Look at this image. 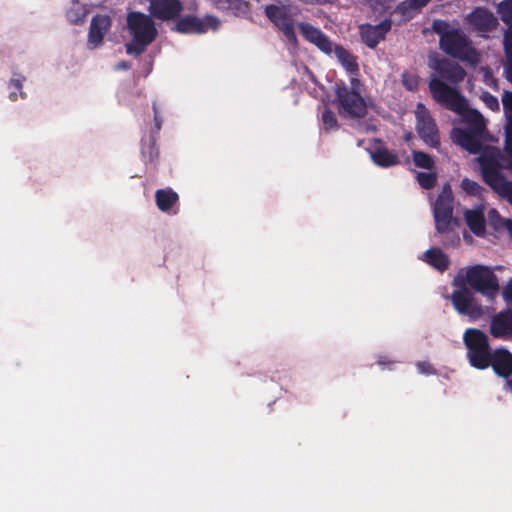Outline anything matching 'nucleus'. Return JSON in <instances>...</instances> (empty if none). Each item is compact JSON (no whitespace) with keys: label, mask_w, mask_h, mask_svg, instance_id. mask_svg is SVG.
Here are the masks:
<instances>
[{"label":"nucleus","mask_w":512,"mask_h":512,"mask_svg":"<svg viewBox=\"0 0 512 512\" xmlns=\"http://www.w3.org/2000/svg\"><path fill=\"white\" fill-rule=\"evenodd\" d=\"M429 88L438 103L459 114L462 121L471 128L469 131L455 128L451 134L452 140L470 153L478 152L485 135L484 117L477 110L469 108L466 99L457 89L448 86L440 79L432 77Z\"/></svg>","instance_id":"nucleus-1"},{"label":"nucleus","mask_w":512,"mask_h":512,"mask_svg":"<svg viewBox=\"0 0 512 512\" xmlns=\"http://www.w3.org/2000/svg\"><path fill=\"white\" fill-rule=\"evenodd\" d=\"M126 29L131 40L125 44V52L135 57L143 54L157 38L158 31L153 18L140 11H130L126 16Z\"/></svg>","instance_id":"nucleus-2"},{"label":"nucleus","mask_w":512,"mask_h":512,"mask_svg":"<svg viewBox=\"0 0 512 512\" xmlns=\"http://www.w3.org/2000/svg\"><path fill=\"white\" fill-rule=\"evenodd\" d=\"M498 156V151L490 148L477 158L482 179L500 198L512 205V181L506 180L500 173Z\"/></svg>","instance_id":"nucleus-3"},{"label":"nucleus","mask_w":512,"mask_h":512,"mask_svg":"<svg viewBox=\"0 0 512 512\" xmlns=\"http://www.w3.org/2000/svg\"><path fill=\"white\" fill-rule=\"evenodd\" d=\"M363 85L359 79L352 77L349 84L336 85L335 103L343 117H362L366 113V102L362 96Z\"/></svg>","instance_id":"nucleus-4"},{"label":"nucleus","mask_w":512,"mask_h":512,"mask_svg":"<svg viewBox=\"0 0 512 512\" xmlns=\"http://www.w3.org/2000/svg\"><path fill=\"white\" fill-rule=\"evenodd\" d=\"M433 29L440 36V46L446 53L472 64L478 61V54L457 29L441 20L434 21Z\"/></svg>","instance_id":"nucleus-5"},{"label":"nucleus","mask_w":512,"mask_h":512,"mask_svg":"<svg viewBox=\"0 0 512 512\" xmlns=\"http://www.w3.org/2000/svg\"><path fill=\"white\" fill-rule=\"evenodd\" d=\"M463 282L489 300L495 299L500 292L497 276L493 271L482 265H474L459 271Z\"/></svg>","instance_id":"nucleus-6"},{"label":"nucleus","mask_w":512,"mask_h":512,"mask_svg":"<svg viewBox=\"0 0 512 512\" xmlns=\"http://www.w3.org/2000/svg\"><path fill=\"white\" fill-rule=\"evenodd\" d=\"M454 291L450 299L454 309L475 320L484 314L483 307L478 304L472 290L463 282L462 276H456L452 282Z\"/></svg>","instance_id":"nucleus-7"},{"label":"nucleus","mask_w":512,"mask_h":512,"mask_svg":"<svg viewBox=\"0 0 512 512\" xmlns=\"http://www.w3.org/2000/svg\"><path fill=\"white\" fill-rule=\"evenodd\" d=\"M464 341L471 365L478 369L487 368L490 365L491 354L486 334L478 329H468L464 333Z\"/></svg>","instance_id":"nucleus-8"},{"label":"nucleus","mask_w":512,"mask_h":512,"mask_svg":"<svg viewBox=\"0 0 512 512\" xmlns=\"http://www.w3.org/2000/svg\"><path fill=\"white\" fill-rule=\"evenodd\" d=\"M453 193L449 185H445L433 204V214L435 227L439 233H446L458 225V221L453 218L452 207Z\"/></svg>","instance_id":"nucleus-9"},{"label":"nucleus","mask_w":512,"mask_h":512,"mask_svg":"<svg viewBox=\"0 0 512 512\" xmlns=\"http://www.w3.org/2000/svg\"><path fill=\"white\" fill-rule=\"evenodd\" d=\"M220 25L219 18L211 14L203 18L195 15H180L172 30L181 34H205L209 30L217 31Z\"/></svg>","instance_id":"nucleus-10"},{"label":"nucleus","mask_w":512,"mask_h":512,"mask_svg":"<svg viewBox=\"0 0 512 512\" xmlns=\"http://www.w3.org/2000/svg\"><path fill=\"white\" fill-rule=\"evenodd\" d=\"M265 12L267 17L283 32L287 41L296 47L297 38L292 20L293 11L285 6L270 5L266 7Z\"/></svg>","instance_id":"nucleus-11"},{"label":"nucleus","mask_w":512,"mask_h":512,"mask_svg":"<svg viewBox=\"0 0 512 512\" xmlns=\"http://www.w3.org/2000/svg\"><path fill=\"white\" fill-rule=\"evenodd\" d=\"M416 129L421 139L431 147L439 145V133L437 126L430 116L428 110L418 104L415 110Z\"/></svg>","instance_id":"nucleus-12"},{"label":"nucleus","mask_w":512,"mask_h":512,"mask_svg":"<svg viewBox=\"0 0 512 512\" xmlns=\"http://www.w3.org/2000/svg\"><path fill=\"white\" fill-rule=\"evenodd\" d=\"M183 11L180 0H149L150 16L161 21L176 20Z\"/></svg>","instance_id":"nucleus-13"},{"label":"nucleus","mask_w":512,"mask_h":512,"mask_svg":"<svg viewBox=\"0 0 512 512\" xmlns=\"http://www.w3.org/2000/svg\"><path fill=\"white\" fill-rule=\"evenodd\" d=\"M391 27L392 20L390 18H385L377 25L363 24L360 26L361 39L369 48H374L385 38Z\"/></svg>","instance_id":"nucleus-14"},{"label":"nucleus","mask_w":512,"mask_h":512,"mask_svg":"<svg viewBox=\"0 0 512 512\" xmlns=\"http://www.w3.org/2000/svg\"><path fill=\"white\" fill-rule=\"evenodd\" d=\"M112 25L110 16L97 14L90 23L88 33V47L95 49L102 44L105 34L109 31Z\"/></svg>","instance_id":"nucleus-15"},{"label":"nucleus","mask_w":512,"mask_h":512,"mask_svg":"<svg viewBox=\"0 0 512 512\" xmlns=\"http://www.w3.org/2000/svg\"><path fill=\"white\" fill-rule=\"evenodd\" d=\"M490 332L496 338L512 336V310L496 314L491 320Z\"/></svg>","instance_id":"nucleus-16"},{"label":"nucleus","mask_w":512,"mask_h":512,"mask_svg":"<svg viewBox=\"0 0 512 512\" xmlns=\"http://www.w3.org/2000/svg\"><path fill=\"white\" fill-rule=\"evenodd\" d=\"M299 28L303 37L316 45L320 50L325 53L333 51V44L319 29L305 23L300 24Z\"/></svg>","instance_id":"nucleus-17"},{"label":"nucleus","mask_w":512,"mask_h":512,"mask_svg":"<svg viewBox=\"0 0 512 512\" xmlns=\"http://www.w3.org/2000/svg\"><path fill=\"white\" fill-rule=\"evenodd\" d=\"M431 66L438 72L440 77L453 84H458L465 77V71L459 65L447 61L433 62Z\"/></svg>","instance_id":"nucleus-18"},{"label":"nucleus","mask_w":512,"mask_h":512,"mask_svg":"<svg viewBox=\"0 0 512 512\" xmlns=\"http://www.w3.org/2000/svg\"><path fill=\"white\" fill-rule=\"evenodd\" d=\"M496 149V147H486L481 152L480 156L488 149ZM505 157H502L501 154L498 156V161L500 163V169L505 168L512 171V116H507L506 125H505V147H504ZM500 153V152H498Z\"/></svg>","instance_id":"nucleus-19"},{"label":"nucleus","mask_w":512,"mask_h":512,"mask_svg":"<svg viewBox=\"0 0 512 512\" xmlns=\"http://www.w3.org/2000/svg\"><path fill=\"white\" fill-rule=\"evenodd\" d=\"M484 206L480 205L474 209H467L464 212L465 221L470 230L480 236L485 232Z\"/></svg>","instance_id":"nucleus-20"},{"label":"nucleus","mask_w":512,"mask_h":512,"mask_svg":"<svg viewBox=\"0 0 512 512\" xmlns=\"http://www.w3.org/2000/svg\"><path fill=\"white\" fill-rule=\"evenodd\" d=\"M490 364L494 371L504 377L512 370V354L504 349H498L490 355Z\"/></svg>","instance_id":"nucleus-21"},{"label":"nucleus","mask_w":512,"mask_h":512,"mask_svg":"<svg viewBox=\"0 0 512 512\" xmlns=\"http://www.w3.org/2000/svg\"><path fill=\"white\" fill-rule=\"evenodd\" d=\"M141 158L147 169L155 171L158 166L159 150L156 139L150 136L148 141H143L141 146Z\"/></svg>","instance_id":"nucleus-22"},{"label":"nucleus","mask_w":512,"mask_h":512,"mask_svg":"<svg viewBox=\"0 0 512 512\" xmlns=\"http://www.w3.org/2000/svg\"><path fill=\"white\" fill-rule=\"evenodd\" d=\"M470 23L479 31H488L497 24L496 18L484 9H476L469 15Z\"/></svg>","instance_id":"nucleus-23"},{"label":"nucleus","mask_w":512,"mask_h":512,"mask_svg":"<svg viewBox=\"0 0 512 512\" xmlns=\"http://www.w3.org/2000/svg\"><path fill=\"white\" fill-rule=\"evenodd\" d=\"M212 6L223 12H230L236 16L245 15L249 4L245 0H209Z\"/></svg>","instance_id":"nucleus-24"},{"label":"nucleus","mask_w":512,"mask_h":512,"mask_svg":"<svg viewBox=\"0 0 512 512\" xmlns=\"http://www.w3.org/2000/svg\"><path fill=\"white\" fill-rule=\"evenodd\" d=\"M179 200L178 194L171 188L158 189L155 192V201L158 209L168 212Z\"/></svg>","instance_id":"nucleus-25"},{"label":"nucleus","mask_w":512,"mask_h":512,"mask_svg":"<svg viewBox=\"0 0 512 512\" xmlns=\"http://www.w3.org/2000/svg\"><path fill=\"white\" fill-rule=\"evenodd\" d=\"M487 220L496 231L506 230L512 237V220L501 217L495 208L487 211Z\"/></svg>","instance_id":"nucleus-26"},{"label":"nucleus","mask_w":512,"mask_h":512,"mask_svg":"<svg viewBox=\"0 0 512 512\" xmlns=\"http://www.w3.org/2000/svg\"><path fill=\"white\" fill-rule=\"evenodd\" d=\"M425 260L440 271L445 270L449 263L447 256L438 248L428 250L425 253Z\"/></svg>","instance_id":"nucleus-27"},{"label":"nucleus","mask_w":512,"mask_h":512,"mask_svg":"<svg viewBox=\"0 0 512 512\" xmlns=\"http://www.w3.org/2000/svg\"><path fill=\"white\" fill-rule=\"evenodd\" d=\"M334 53L341 63V65L345 68V70L349 73H355L358 71V64L356 63L355 58L344 50L342 47L333 46Z\"/></svg>","instance_id":"nucleus-28"},{"label":"nucleus","mask_w":512,"mask_h":512,"mask_svg":"<svg viewBox=\"0 0 512 512\" xmlns=\"http://www.w3.org/2000/svg\"><path fill=\"white\" fill-rule=\"evenodd\" d=\"M373 162L381 167H390L398 163L397 157L385 148H379L371 153Z\"/></svg>","instance_id":"nucleus-29"},{"label":"nucleus","mask_w":512,"mask_h":512,"mask_svg":"<svg viewBox=\"0 0 512 512\" xmlns=\"http://www.w3.org/2000/svg\"><path fill=\"white\" fill-rule=\"evenodd\" d=\"M504 48L507 58V65L505 69L506 78L512 83V26L507 30L504 37Z\"/></svg>","instance_id":"nucleus-30"},{"label":"nucleus","mask_w":512,"mask_h":512,"mask_svg":"<svg viewBox=\"0 0 512 512\" xmlns=\"http://www.w3.org/2000/svg\"><path fill=\"white\" fill-rule=\"evenodd\" d=\"M460 188L467 195L481 197L484 192V188L476 181L469 178H463L460 183Z\"/></svg>","instance_id":"nucleus-31"},{"label":"nucleus","mask_w":512,"mask_h":512,"mask_svg":"<svg viewBox=\"0 0 512 512\" xmlns=\"http://www.w3.org/2000/svg\"><path fill=\"white\" fill-rule=\"evenodd\" d=\"M369 5L374 14L381 15L392 7V0H369Z\"/></svg>","instance_id":"nucleus-32"},{"label":"nucleus","mask_w":512,"mask_h":512,"mask_svg":"<svg viewBox=\"0 0 512 512\" xmlns=\"http://www.w3.org/2000/svg\"><path fill=\"white\" fill-rule=\"evenodd\" d=\"M498 13L502 20L512 25V0H504L498 5Z\"/></svg>","instance_id":"nucleus-33"},{"label":"nucleus","mask_w":512,"mask_h":512,"mask_svg":"<svg viewBox=\"0 0 512 512\" xmlns=\"http://www.w3.org/2000/svg\"><path fill=\"white\" fill-rule=\"evenodd\" d=\"M413 160L418 167L426 169L432 168L434 164L433 159L428 154L423 152H413Z\"/></svg>","instance_id":"nucleus-34"},{"label":"nucleus","mask_w":512,"mask_h":512,"mask_svg":"<svg viewBox=\"0 0 512 512\" xmlns=\"http://www.w3.org/2000/svg\"><path fill=\"white\" fill-rule=\"evenodd\" d=\"M403 85L410 91L416 90L419 84L418 76L412 73H404L402 75Z\"/></svg>","instance_id":"nucleus-35"},{"label":"nucleus","mask_w":512,"mask_h":512,"mask_svg":"<svg viewBox=\"0 0 512 512\" xmlns=\"http://www.w3.org/2000/svg\"><path fill=\"white\" fill-rule=\"evenodd\" d=\"M417 180L423 188L428 189L434 185L436 176L433 173H418Z\"/></svg>","instance_id":"nucleus-36"},{"label":"nucleus","mask_w":512,"mask_h":512,"mask_svg":"<svg viewBox=\"0 0 512 512\" xmlns=\"http://www.w3.org/2000/svg\"><path fill=\"white\" fill-rule=\"evenodd\" d=\"M430 0H406L402 3L400 9L403 11L406 10H418L421 7L425 6Z\"/></svg>","instance_id":"nucleus-37"},{"label":"nucleus","mask_w":512,"mask_h":512,"mask_svg":"<svg viewBox=\"0 0 512 512\" xmlns=\"http://www.w3.org/2000/svg\"><path fill=\"white\" fill-rule=\"evenodd\" d=\"M481 100L485 103V105L493 111L499 110V102L496 97L489 94L488 92H484L481 95Z\"/></svg>","instance_id":"nucleus-38"},{"label":"nucleus","mask_w":512,"mask_h":512,"mask_svg":"<svg viewBox=\"0 0 512 512\" xmlns=\"http://www.w3.org/2000/svg\"><path fill=\"white\" fill-rule=\"evenodd\" d=\"M322 121L326 130L333 129L336 126V117L330 111H325L322 114Z\"/></svg>","instance_id":"nucleus-39"},{"label":"nucleus","mask_w":512,"mask_h":512,"mask_svg":"<svg viewBox=\"0 0 512 512\" xmlns=\"http://www.w3.org/2000/svg\"><path fill=\"white\" fill-rule=\"evenodd\" d=\"M502 104L507 116H512V92L505 91L502 95Z\"/></svg>","instance_id":"nucleus-40"},{"label":"nucleus","mask_w":512,"mask_h":512,"mask_svg":"<svg viewBox=\"0 0 512 512\" xmlns=\"http://www.w3.org/2000/svg\"><path fill=\"white\" fill-rule=\"evenodd\" d=\"M67 18L68 20L73 23V24H79V23H82L83 20H84V14H82L81 16L77 13V12H74L73 10H70L67 12Z\"/></svg>","instance_id":"nucleus-41"},{"label":"nucleus","mask_w":512,"mask_h":512,"mask_svg":"<svg viewBox=\"0 0 512 512\" xmlns=\"http://www.w3.org/2000/svg\"><path fill=\"white\" fill-rule=\"evenodd\" d=\"M503 297L508 304L512 305V279L504 287Z\"/></svg>","instance_id":"nucleus-42"},{"label":"nucleus","mask_w":512,"mask_h":512,"mask_svg":"<svg viewBox=\"0 0 512 512\" xmlns=\"http://www.w3.org/2000/svg\"><path fill=\"white\" fill-rule=\"evenodd\" d=\"M25 80L24 77H21V78H12L10 80V88H13L15 90H18V91H21L22 89V86H23V81Z\"/></svg>","instance_id":"nucleus-43"},{"label":"nucleus","mask_w":512,"mask_h":512,"mask_svg":"<svg viewBox=\"0 0 512 512\" xmlns=\"http://www.w3.org/2000/svg\"><path fill=\"white\" fill-rule=\"evenodd\" d=\"M153 111H154L155 129L158 132L161 129L162 119L157 110L156 103H153Z\"/></svg>","instance_id":"nucleus-44"},{"label":"nucleus","mask_w":512,"mask_h":512,"mask_svg":"<svg viewBox=\"0 0 512 512\" xmlns=\"http://www.w3.org/2000/svg\"><path fill=\"white\" fill-rule=\"evenodd\" d=\"M504 378L506 379L508 388L512 391V369L504 376Z\"/></svg>","instance_id":"nucleus-45"},{"label":"nucleus","mask_w":512,"mask_h":512,"mask_svg":"<svg viewBox=\"0 0 512 512\" xmlns=\"http://www.w3.org/2000/svg\"><path fill=\"white\" fill-rule=\"evenodd\" d=\"M130 67H131V65L127 61H121L117 64V69L128 70V69H130Z\"/></svg>","instance_id":"nucleus-46"},{"label":"nucleus","mask_w":512,"mask_h":512,"mask_svg":"<svg viewBox=\"0 0 512 512\" xmlns=\"http://www.w3.org/2000/svg\"><path fill=\"white\" fill-rule=\"evenodd\" d=\"M430 365L427 364V363H419L418 364V369L423 372V373H426V372H429L430 371Z\"/></svg>","instance_id":"nucleus-47"},{"label":"nucleus","mask_w":512,"mask_h":512,"mask_svg":"<svg viewBox=\"0 0 512 512\" xmlns=\"http://www.w3.org/2000/svg\"><path fill=\"white\" fill-rule=\"evenodd\" d=\"M17 90L14 89V91H11L9 94V99L11 101H16L18 99Z\"/></svg>","instance_id":"nucleus-48"},{"label":"nucleus","mask_w":512,"mask_h":512,"mask_svg":"<svg viewBox=\"0 0 512 512\" xmlns=\"http://www.w3.org/2000/svg\"><path fill=\"white\" fill-rule=\"evenodd\" d=\"M484 76L487 79V81H492L490 72L487 69H484Z\"/></svg>","instance_id":"nucleus-49"},{"label":"nucleus","mask_w":512,"mask_h":512,"mask_svg":"<svg viewBox=\"0 0 512 512\" xmlns=\"http://www.w3.org/2000/svg\"><path fill=\"white\" fill-rule=\"evenodd\" d=\"M20 96H21V98H23V99H24V98L26 97V94H25L24 92H22V91H21V92H20Z\"/></svg>","instance_id":"nucleus-50"},{"label":"nucleus","mask_w":512,"mask_h":512,"mask_svg":"<svg viewBox=\"0 0 512 512\" xmlns=\"http://www.w3.org/2000/svg\"><path fill=\"white\" fill-rule=\"evenodd\" d=\"M410 138H411V135L406 136V140H410Z\"/></svg>","instance_id":"nucleus-51"}]
</instances>
